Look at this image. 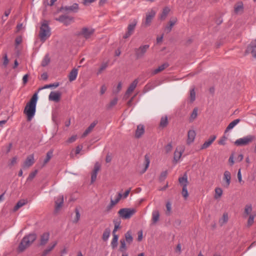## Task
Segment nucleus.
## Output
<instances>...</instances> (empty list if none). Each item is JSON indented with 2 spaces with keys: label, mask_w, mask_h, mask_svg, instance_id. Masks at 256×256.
Instances as JSON below:
<instances>
[{
  "label": "nucleus",
  "mask_w": 256,
  "mask_h": 256,
  "mask_svg": "<svg viewBox=\"0 0 256 256\" xmlns=\"http://www.w3.org/2000/svg\"><path fill=\"white\" fill-rule=\"evenodd\" d=\"M37 100L38 94L37 93H35L24 108V112L26 115L28 120V121L31 120L34 116Z\"/></svg>",
  "instance_id": "obj_1"
},
{
  "label": "nucleus",
  "mask_w": 256,
  "mask_h": 256,
  "mask_svg": "<svg viewBox=\"0 0 256 256\" xmlns=\"http://www.w3.org/2000/svg\"><path fill=\"white\" fill-rule=\"evenodd\" d=\"M36 235L34 233L30 234L24 236L18 248V251L22 252L28 248L36 240Z\"/></svg>",
  "instance_id": "obj_2"
},
{
  "label": "nucleus",
  "mask_w": 256,
  "mask_h": 256,
  "mask_svg": "<svg viewBox=\"0 0 256 256\" xmlns=\"http://www.w3.org/2000/svg\"><path fill=\"white\" fill-rule=\"evenodd\" d=\"M50 36V28L48 26V22L46 21H44L40 28L39 37L42 42H44Z\"/></svg>",
  "instance_id": "obj_3"
},
{
  "label": "nucleus",
  "mask_w": 256,
  "mask_h": 256,
  "mask_svg": "<svg viewBox=\"0 0 256 256\" xmlns=\"http://www.w3.org/2000/svg\"><path fill=\"white\" fill-rule=\"evenodd\" d=\"M255 139V136L253 135H247L242 138L237 139L234 142V144L238 146H244L248 145Z\"/></svg>",
  "instance_id": "obj_4"
},
{
  "label": "nucleus",
  "mask_w": 256,
  "mask_h": 256,
  "mask_svg": "<svg viewBox=\"0 0 256 256\" xmlns=\"http://www.w3.org/2000/svg\"><path fill=\"white\" fill-rule=\"evenodd\" d=\"M136 212L134 208H123L120 209L118 212L119 216L123 219L130 218Z\"/></svg>",
  "instance_id": "obj_5"
},
{
  "label": "nucleus",
  "mask_w": 256,
  "mask_h": 256,
  "mask_svg": "<svg viewBox=\"0 0 256 256\" xmlns=\"http://www.w3.org/2000/svg\"><path fill=\"white\" fill-rule=\"evenodd\" d=\"M149 48V44H144L140 46L138 48H134V52L136 58L140 59L143 58Z\"/></svg>",
  "instance_id": "obj_6"
},
{
  "label": "nucleus",
  "mask_w": 256,
  "mask_h": 256,
  "mask_svg": "<svg viewBox=\"0 0 256 256\" xmlns=\"http://www.w3.org/2000/svg\"><path fill=\"white\" fill-rule=\"evenodd\" d=\"M79 9L78 4L76 3L73 4L70 6H62L59 9V12H64L66 13L76 12Z\"/></svg>",
  "instance_id": "obj_7"
},
{
  "label": "nucleus",
  "mask_w": 256,
  "mask_h": 256,
  "mask_svg": "<svg viewBox=\"0 0 256 256\" xmlns=\"http://www.w3.org/2000/svg\"><path fill=\"white\" fill-rule=\"evenodd\" d=\"M137 24V20H134L132 22H130L128 26L127 32L126 34L124 36V38H127L130 37L133 33Z\"/></svg>",
  "instance_id": "obj_8"
},
{
  "label": "nucleus",
  "mask_w": 256,
  "mask_h": 256,
  "mask_svg": "<svg viewBox=\"0 0 256 256\" xmlns=\"http://www.w3.org/2000/svg\"><path fill=\"white\" fill-rule=\"evenodd\" d=\"M156 15V12L154 10H151L146 13V17L144 21L143 22L144 26L147 27L150 26L151 22Z\"/></svg>",
  "instance_id": "obj_9"
},
{
  "label": "nucleus",
  "mask_w": 256,
  "mask_h": 256,
  "mask_svg": "<svg viewBox=\"0 0 256 256\" xmlns=\"http://www.w3.org/2000/svg\"><path fill=\"white\" fill-rule=\"evenodd\" d=\"M56 20L68 26L73 21V18L66 15H61L58 18H56Z\"/></svg>",
  "instance_id": "obj_10"
},
{
  "label": "nucleus",
  "mask_w": 256,
  "mask_h": 256,
  "mask_svg": "<svg viewBox=\"0 0 256 256\" xmlns=\"http://www.w3.org/2000/svg\"><path fill=\"white\" fill-rule=\"evenodd\" d=\"M64 204V196H59L56 198L55 201V208L54 212H58L60 208L62 207Z\"/></svg>",
  "instance_id": "obj_11"
},
{
  "label": "nucleus",
  "mask_w": 256,
  "mask_h": 256,
  "mask_svg": "<svg viewBox=\"0 0 256 256\" xmlns=\"http://www.w3.org/2000/svg\"><path fill=\"white\" fill-rule=\"evenodd\" d=\"M34 163V156L33 154L28 156L22 165L24 168H28Z\"/></svg>",
  "instance_id": "obj_12"
},
{
  "label": "nucleus",
  "mask_w": 256,
  "mask_h": 256,
  "mask_svg": "<svg viewBox=\"0 0 256 256\" xmlns=\"http://www.w3.org/2000/svg\"><path fill=\"white\" fill-rule=\"evenodd\" d=\"M61 93L59 92H52L48 96L50 100L58 102L60 100Z\"/></svg>",
  "instance_id": "obj_13"
},
{
  "label": "nucleus",
  "mask_w": 256,
  "mask_h": 256,
  "mask_svg": "<svg viewBox=\"0 0 256 256\" xmlns=\"http://www.w3.org/2000/svg\"><path fill=\"white\" fill-rule=\"evenodd\" d=\"M50 233L46 232L43 233L40 236V242L39 245L44 246L46 245L50 239Z\"/></svg>",
  "instance_id": "obj_14"
},
{
  "label": "nucleus",
  "mask_w": 256,
  "mask_h": 256,
  "mask_svg": "<svg viewBox=\"0 0 256 256\" xmlns=\"http://www.w3.org/2000/svg\"><path fill=\"white\" fill-rule=\"evenodd\" d=\"M138 82V79H135L132 84L128 86V90H126L125 96H128L136 88L137 86V84Z\"/></svg>",
  "instance_id": "obj_15"
},
{
  "label": "nucleus",
  "mask_w": 256,
  "mask_h": 256,
  "mask_svg": "<svg viewBox=\"0 0 256 256\" xmlns=\"http://www.w3.org/2000/svg\"><path fill=\"white\" fill-rule=\"evenodd\" d=\"M196 133L194 130H190L188 132L186 144L188 145L192 143L196 138Z\"/></svg>",
  "instance_id": "obj_16"
},
{
  "label": "nucleus",
  "mask_w": 256,
  "mask_h": 256,
  "mask_svg": "<svg viewBox=\"0 0 256 256\" xmlns=\"http://www.w3.org/2000/svg\"><path fill=\"white\" fill-rule=\"evenodd\" d=\"M100 170V165L98 162H96L94 166V169L92 173L91 176V183H93L96 178L97 174Z\"/></svg>",
  "instance_id": "obj_17"
},
{
  "label": "nucleus",
  "mask_w": 256,
  "mask_h": 256,
  "mask_svg": "<svg viewBox=\"0 0 256 256\" xmlns=\"http://www.w3.org/2000/svg\"><path fill=\"white\" fill-rule=\"evenodd\" d=\"M256 50V39L252 40L250 44L248 46L245 52L246 54L248 53H254Z\"/></svg>",
  "instance_id": "obj_18"
},
{
  "label": "nucleus",
  "mask_w": 256,
  "mask_h": 256,
  "mask_svg": "<svg viewBox=\"0 0 256 256\" xmlns=\"http://www.w3.org/2000/svg\"><path fill=\"white\" fill-rule=\"evenodd\" d=\"M231 174L230 172L226 170L224 174L223 180L226 182L224 186L228 188L230 183Z\"/></svg>",
  "instance_id": "obj_19"
},
{
  "label": "nucleus",
  "mask_w": 256,
  "mask_h": 256,
  "mask_svg": "<svg viewBox=\"0 0 256 256\" xmlns=\"http://www.w3.org/2000/svg\"><path fill=\"white\" fill-rule=\"evenodd\" d=\"M144 127L142 124H139L137 126L136 130L135 132V137L137 138H138L142 136L144 134Z\"/></svg>",
  "instance_id": "obj_20"
},
{
  "label": "nucleus",
  "mask_w": 256,
  "mask_h": 256,
  "mask_svg": "<svg viewBox=\"0 0 256 256\" xmlns=\"http://www.w3.org/2000/svg\"><path fill=\"white\" fill-rule=\"evenodd\" d=\"M94 30L92 28H84L82 29V34L86 38H88L94 34Z\"/></svg>",
  "instance_id": "obj_21"
},
{
  "label": "nucleus",
  "mask_w": 256,
  "mask_h": 256,
  "mask_svg": "<svg viewBox=\"0 0 256 256\" xmlns=\"http://www.w3.org/2000/svg\"><path fill=\"white\" fill-rule=\"evenodd\" d=\"M98 122L96 120L94 121L84 132L82 135V137H86L88 134H90L92 130Z\"/></svg>",
  "instance_id": "obj_22"
},
{
  "label": "nucleus",
  "mask_w": 256,
  "mask_h": 256,
  "mask_svg": "<svg viewBox=\"0 0 256 256\" xmlns=\"http://www.w3.org/2000/svg\"><path fill=\"white\" fill-rule=\"evenodd\" d=\"M216 136H210L209 139L205 142L204 144L202 146L201 149H206L209 147L210 144L212 143V142L216 140Z\"/></svg>",
  "instance_id": "obj_23"
},
{
  "label": "nucleus",
  "mask_w": 256,
  "mask_h": 256,
  "mask_svg": "<svg viewBox=\"0 0 256 256\" xmlns=\"http://www.w3.org/2000/svg\"><path fill=\"white\" fill-rule=\"evenodd\" d=\"M244 10L243 4L241 2L236 3L234 6V12L236 14L242 13Z\"/></svg>",
  "instance_id": "obj_24"
},
{
  "label": "nucleus",
  "mask_w": 256,
  "mask_h": 256,
  "mask_svg": "<svg viewBox=\"0 0 256 256\" xmlns=\"http://www.w3.org/2000/svg\"><path fill=\"white\" fill-rule=\"evenodd\" d=\"M169 66V64L168 62H165L163 64H162L159 66L157 68L154 70L152 72V74L153 75L156 74L164 70V69L167 68Z\"/></svg>",
  "instance_id": "obj_25"
},
{
  "label": "nucleus",
  "mask_w": 256,
  "mask_h": 256,
  "mask_svg": "<svg viewBox=\"0 0 256 256\" xmlns=\"http://www.w3.org/2000/svg\"><path fill=\"white\" fill-rule=\"evenodd\" d=\"M78 74V70L76 68H73L72 71L70 72L68 78L70 82L74 81L75 80L77 77Z\"/></svg>",
  "instance_id": "obj_26"
},
{
  "label": "nucleus",
  "mask_w": 256,
  "mask_h": 256,
  "mask_svg": "<svg viewBox=\"0 0 256 256\" xmlns=\"http://www.w3.org/2000/svg\"><path fill=\"white\" fill-rule=\"evenodd\" d=\"M240 121V119H236L232 122L229 124L227 128H226L224 132H228L230 130L232 129L237 124H238Z\"/></svg>",
  "instance_id": "obj_27"
},
{
  "label": "nucleus",
  "mask_w": 256,
  "mask_h": 256,
  "mask_svg": "<svg viewBox=\"0 0 256 256\" xmlns=\"http://www.w3.org/2000/svg\"><path fill=\"white\" fill-rule=\"evenodd\" d=\"M160 219V212L158 210H154L152 212V222L153 224L156 223Z\"/></svg>",
  "instance_id": "obj_28"
},
{
  "label": "nucleus",
  "mask_w": 256,
  "mask_h": 256,
  "mask_svg": "<svg viewBox=\"0 0 256 256\" xmlns=\"http://www.w3.org/2000/svg\"><path fill=\"white\" fill-rule=\"evenodd\" d=\"M178 182L180 184L184 186V185L186 184V186L188 185V176L186 174H184L183 176L180 177L178 178Z\"/></svg>",
  "instance_id": "obj_29"
},
{
  "label": "nucleus",
  "mask_w": 256,
  "mask_h": 256,
  "mask_svg": "<svg viewBox=\"0 0 256 256\" xmlns=\"http://www.w3.org/2000/svg\"><path fill=\"white\" fill-rule=\"evenodd\" d=\"M183 152H184V150H180V151H178V149H176L175 150V152H174V160L176 162H177L180 160V157H181Z\"/></svg>",
  "instance_id": "obj_30"
},
{
  "label": "nucleus",
  "mask_w": 256,
  "mask_h": 256,
  "mask_svg": "<svg viewBox=\"0 0 256 256\" xmlns=\"http://www.w3.org/2000/svg\"><path fill=\"white\" fill-rule=\"evenodd\" d=\"M170 11L168 7H166L163 9L162 12L160 16V18L162 20H164Z\"/></svg>",
  "instance_id": "obj_31"
},
{
  "label": "nucleus",
  "mask_w": 256,
  "mask_h": 256,
  "mask_svg": "<svg viewBox=\"0 0 256 256\" xmlns=\"http://www.w3.org/2000/svg\"><path fill=\"white\" fill-rule=\"evenodd\" d=\"M176 20L174 19L172 20H170L169 22L170 24L168 26H167L165 28V30L167 32H169L171 31L172 26L175 24L176 23Z\"/></svg>",
  "instance_id": "obj_32"
},
{
  "label": "nucleus",
  "mask_w": 256,
  "mask_h": 256,
  "mask_svg": "<svg viewBox=\"0 0 256 256\" xmlns=\"http://www.w3.org/2000/svg\"><path fill=\"white\" fill-rule=\"evenodd\" d=\"M122 198V194L119 192L118 194L117 198H116V200H113L111 199L110 200V207L114 206L115 204H116L120 200V198Z\"/></svg>",
  "instance_id": "obj_33"
},
{
  "label": "nucleus",
  "mask_w": 256,
  "mask_h": 256,
  "mask_svg": "<svg viewBox=\"0 0 256 256\" xmlns=\"http://www.w3.org/2000/svg\"><path fill=\"white\" fill-rule=\"evenodd\" d=\"M110 230L109 228H106L103 234H102V240H104V241H106L109 236H110Z\"/></svg>",
  "instance_id": "obj_34"
},
{
  "label": "nucleus",
  "mask_w": 256,
  "mask_h": 256,
  "mask_svg": "<svg viewBox=\"0 0 256 256\" xmlns=\"http://www.w3.org/2000/svg\"><path fill=\"white\" fill-rule=\"evenodd\" d=\"M113 238L111 242V246L113 248H115L118 246V235H112Z\"/></svg>",
  "instance_id": "obj_35"
},
{
  "label": "nucleus",
  "mask_w": 256,
  "mask_h": 256,
  "mask_svg": "<svg viewBox=\"0 0 256 256\" xmlns=\"http://www.w3.org/2000/svg\"><path fill=\"white\" fill-rule=\"evenodd\" d=\"M222 190L220 188H216L215 189L214 198L218 199L221 197L222 194Z\"/></svg>",
  "instance_id": "obj_36"
},
{
  "label": "nucleus",
  "mask_w": 256,
  "mask_h": 256,
  "mask_svg": "<svg viewBox=\"0 0 256 256\" xmlns=\"http://www.w3.org/2000/svg\"><path fill=\"white\" fill-rule=\"evenodd\" d=\"M252 208L251 204H246L244 208V214H245L244 216L249 215L251 212H252Z\"/></svg>",
  "instance_id": "obj_37"
},
{
  "label": "nucleus",
  "mask_w": 256,
  "mask_h": 256,
  "mask_svg": "<svg viewBox=\"0 0 256 256\" xmlns=\"http://www.w3.org/2000/svg\"><path fill=\"white\" fill-rule=\"evenodd\" d=\"M168 124V117L167 116H162L160 119V126L161 127H166Z\"/></svg>",
  "instance_id": "obj_38"
},
{
  "label": "nucleus",
  "mask_w": 256,
  "mask_h": 256,
  "mask_svg": "<svg viewBox=\"0 0 256 256\" xmlns=\"http://www.w3.org/2000/svg\"><path fill=\"white\" fill-rule=\"evenodd\" d=\"M255 216H256L255 214H250L248 220V222H247V226L248 227H250V226H252L254 222V218Z\"/></svg>",
  "instance_id": "obj_39"
},
{
  "label": "nucleus",
  "mask_w": 256,
  "mask_h": 256,
  "mask_svg": "<svg viewBox=\"0 0 256 256\" xmlns=\"http://www.w3.org/2000/svg\"><path fill=\"white\" fill-rule=\"evenodd\" d=\"M26 204L24 200H20L17 202L16 205L14 208V211L16 212L20 208L22 207Z\"/></svg>",
  "instance_id": "obj_40"
},
{
  "label": "nucleus",
  "mask_w": 256,
  "mask_h": 256,
  "mask_svg": "<svg viewBox=\"0 0 256 256\" xmlns=\"http://www.w3.org/2000/svg\"><path fill=\"white\" fill-rule=\"evenodd\" d=\"M53 150H50L46 153V158L44 160V164H46L47 162H49L52 156Z\"/></svg>",
  "instance_id": "obj_41"
},
{
  "label": "nucleus",
  "mask_w": 256,
  "mask_h": 256,
  "mask_svg": "<svg viewBox=\"0 0 256 256\" xmlns=\"http://www.w3.org/2000/svg\"><path fill=\"white\" fill-rule=\"evenodd\" d=\"M198 108H194L192 112L190 115V122H192L194 119H196L198 116Z\"/></svg>",
  "instance_id": "obj_42"
},
{
  "label": "nucleus",
  "mask_w": 256,
  "mask_h": 256,
  "mask_svg": "<svg viewBox=\"0 0 256 256\" xmlns=\"http://www.w3.org/2000/svg\"><path fill=\"white\" fill-rule=\"evenodd\" d=\"M59 86V83L58 82H56V83H54V84H46L44 86H43L42 88H39V90H43V89H46V88H57L58 86Z\"/></svg>",
  "instance_id": "obj_43"
},
{
  "label": "nucleus",
  "mask_w": 256,
  "mask_h": 256,
  "mask_svg": "<svg viewBox=\"0 0 256 256\" xmlns=\"http://www.w3.org/2000/svg\"><path fill=\"white\" fill-rule=\"evenodd\" d=\"M50 59L48 55L45 56L44 59L42 60L41 65L42 66H46L50 62Z\"/></svg>",
  "instance_id": "obj_44"
},
{
  "label": "nucleus",
  "mask_w": 256,
  "mask_h": 256,
  "mask_svg": "<svg viewBox=\"0 0 256 256\" xmlns=\"http://www.w3.org/2000/svg\"><path fill=\"white\" fill-rule=\"evenodd\" d=\"M126 240L127 242L130 244L133 240L132 237V236L131 233L130 232H126L125 234Z\"/></svg>",
  "instance_id": "obj_45"
},
{
  "label": "nucleus",
  "mask_w": 256,
  "mask_h": 256,
  "mask_svg": "<svg viewBox=\"0 0 256 256\" xmlns=\"http://www.w3.org/2000/svg\"><path fill=\"white\" fill-rule=\"evenodd\" d=\"M166 215L169 216L172 212V204L170 202H168L166 203Z\"/></svg>",
  "instance_id": "obj_46"
},
{
  "label": "nucleus",
  "mask_w": 256,
  "mask_h": 256,
  "mask_svg": "<svg viewBox=\"0 0 256 256\" xmlns=\"http://www.w3.org/2000/svg\"><path fill=\"white\" fill-rule=\"evenodd\" d=\"M182 194L184 197V199H186L188 196V194L187 190V186L184 185L182 187Z\"/></svg>",
  "instance_id": "obj_47"
},
{
  "label": "nucleus",
  "mask_w": 256,
  "mask_h": 256,
  "mask_svg": "<svg viewBox=\"0 0 256 256\" xmlns=\"http://www.w3.org/2000/svg\"><path fill=\"white\" fill-rule=\"evenodd\" d=\"M144 160H145V163H146L145 165L146 166H145V168L143 170V172H145L146 170L148 169V168L149 166L150 163V160L149 158V156L148 154L145 155Z\"/></svg>",
  "instance_id": "obj_48"
},
{
  "label": "nucleus",
  "mask_w": 256,
  "mask_h": 256,
  "mask_svg": "<svg viewBox=\"0 0 256 256\" xmlns=\"http://www.w3.org/2000/svg\"><path fill=\"white\" fill-rule=\"evenodd\" d=\"M228 220V214L226 213L224 214L222 216V218L221 220H220V222L221 224L222 225L223 224L226 223Z\"/></svg>",
  "instance_id": "obj_49"
},
{
  "label": "nucleus",
  "mask_w": 256,
  "mask_h": 256,
  "mask_svg": "<svg viewBox=\"0 0 256 256\" xmlns=\"http://www.w3.org/2000/svg\"><path fill=\"white\" fill-rule=\"evenodd\" d=\"M118 99L116 98H114L112 100L110 104L108 105V109L111 108L114 106L118 102Z\"/></svg>",
  "instance_id": "obj_50"
},
{
  "label": "nucleus",
  "mask_w": 256,
  "mask_h": 256,
  "mask_svg": "<svg viewBox=\"0 0 256 256\" xmlns=\"http://www.w3.org/2000/svg\"><path fill=\"white\" fill-rule=\"evenodd\" d=\"M120 250L123 252L126 250V246L125 240H120Z\"/></svg>",
  "instance_id": "obj_51"
},
{
  "label": "nucleus",
  "mask_w": 256,
  "mask_h": 256,
  "mask_svg": "<svg viewBox=\"0 0 256 256\" xmlns=\"http://www.w3.org/2000/svg\"><path fill=\"white\" fill-rule=\"evenodd\" d=\"M75 212H76V217L74 218L73 222L74 223H76L79 220L80 218V215L79 210L78 208L75 209Z\"/></svg>",
  "instance_id": "obj_52"
},
{
  "label": "nucleus",
  "mask_w": 256,
  "mask_h": 256,
  "mask_svg": "<svg viewBox=\"0 0 256 256\" xmlns=\"http://www.w3.org/2000/svg\"><path fill=\"white\" fill-rule=\"evenodd\" d=\"M38 172V170H35L34 172H31L28 178H27V180H26L27 181H31L33 180V178L36 176V174Z\"/></svg>",
  "instance_id": "obj_53"
},
{
  "label": "nucleus",
  "mask_w": 256,
  "mask_h": 256,
  "mask_svg": "<svg viewBox=\"0 0 256 256\" xmlns=\"http://www.w3.org/2000/svg\"><path fill=\"white\" fill-rule=\"evenodd\" d=\"M53 248L50 246H48L46 250H44L40 256H46V255L51 252Z\"/></svg>",
  "instance_id": "obj_54"
},
{
  "label": "nucleus",
  "mask_w": 256,
  "mask_h": 256,
  "mask_svg": "<svg viewBox=\"0 0 256 256\" xmlns=\"http://www.w3.org/2000/svg\"><path fill=\"white\" fill-rule=\"evenodd\" d=\"M107 67H108V63L107 62L102 64L98 70V74H100Z\"/></svg>",
  "instance_id": "obj_55"
},
{
  "label": "nucleus",
  "mask_w": 256,
  "mask_h": 256,
  "mask_svg": "<svg viewBox=\"0 0 256 256\" xmlns=\"http://www.w3.org/2000/svg\"><path fill=\"white\" fill-rule=\"evenodd\" d=\"M167 174H168V172H167V171H166V170L162 172V173L160 174V178H159L160 180L163 181L164 180L165 178H166Z\"/></svg>",
  "instance_id": "obj_56"
},
{
  "label": "nucleus",
  "mask_w": 256,
  "mask_h": 256,
  "mask_svg": "<svg viewBox=\"0 0 256 256\" xmlns=\"http://www.w3.org/2000/svg\"><path fill=\"white\" fill-rule=\"evenodd\" d=\"M3 59H4L3 65L4 66V67H6L9 62V60L8 59V56H7L6 54H4Z\"/></svg>",
  "instance_id": "obj_57"
},
{
  "label": "nucleus",
  "mask_w": 256,
  "mask_h": 256,
  "mask_svg": "<svg viewBox=\"0 0 256 256\" xmlns=\"http://www.w3.org/2000/svg\"><path fill=\"white\" fill-rule=\"evenodd\" d=\"M190 98L192 102H193L195 100L196 92L194 88L191 90L190 91Z\"/></svg>",
  "instance_id": "obj_58"
},
{
  "label": "nucleus",
  "mask_w": 256,
  "mask_h": 256,
  "mask_svg": "<svg viewBox=\"0 0 256 256\" xmlns=\"http://www.w3.org/2000/svg\"><path fill=\"white\" fill-rule=\"evenodd\" d=\"M122 83L121 82H120L118 84L116 89L114 90V91H113L114 93L118 94L122 90Z\"/></svg>",
  "instance_id": "obj_59"
},
{
  "label": "nucleus",
  "mask_w": 256,
  "mask_h": 256,
  "mask_svg": "<svg viewBox=\"0 0 256 256\" xmlns=\"http://www.w3.org/2000/svg\"><path fill=\"white\" fill-rule=\"evenodd\" d=\"M164 148H165V150H166V153H168L170 152H171L172 149V144L170 143V144H168Z\"/></svg>",
  "instance_id": "obj_60"
},
{
  "label": "nucleus",
  "mask_w": 256,
  "mask_h": 256,
  "mask_svg": "<svg viewBox=\"0 0 256 256\" xmlns=\"http://www.w3.org/2000/svg\"><path fill=\"white\" fill-rule=\"evenodd\" d=\"M77 136H72L70 138L66 141L68 143H72L75 142L76 140Z\"/></svg>",
  "instance_id": "obj_61"
},
{
  "label": "nucleus",
  "mask_w": 256,
  "mask_h": 256,
  "mask_svg": "<svg viewBox=\"0 0 256 256\" xmlns=\"http://www.w3.org/2000/svg\"><path fill=\"white\" fill-rule=\"evenodd\" d=\"M113 222H114V226H118L120 227V223H121V220H120V218H118L116 219H114V220Z\"/></svg>",
  "instance_id": "obj_62"
},
{
  "label": "nucleus",
  "mask_w": 256,
  "mask_h": 256,
  "mask_svg": "<svg viewBox=\"0 0 256 256\" xmlns=\"http://www.w3.org/2000/svg\"><path fill=\"white\" fill-rule=\"evenodd\" d=\"M22 42V38L20 36L17 37L16 38L15 42L16 46H18V44H20Z\"/></svg>",
  "instance_id": "obj_63"
},
{
  "label": "nucleus",
  "mask_w": 256,
  "mask_h": 256,
  "mask_svg": "<svg viewBox=\"0 0 256 256\" xmlns=\"http://www.w3.org/2000/svg\"><path fill=\"white\" fill-rule=\"evenodd\" d=\"M16 162H17V157L14 156L10 162V165L11 166H12L16 164Z\"/></svg>",
  "instance_id": "obj_64"
}]
</instances>
